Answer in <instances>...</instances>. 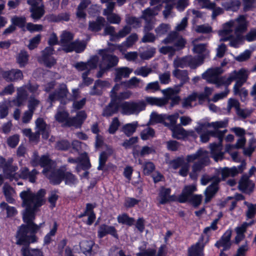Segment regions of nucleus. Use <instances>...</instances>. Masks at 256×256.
Listing matches in <instances>:
<instances>
[{
    "mask_svg": "<svg viewBox=\"0 0 256 256\" xmlns=\"http://www.w3.org/2000/svg\"><path fill=\"white\" fill-rule=\"evenodd\" d=\"M44 194V190L42 189L39 190L36 194L30 190L20 193L22 206L25 208L22 212V218L25 224L18 227L15 235L18 244L28 245L38 242V238L36 234L43 227L44 222L37 224L34 220L38 208L44 204L42 198Z\"/></svg>",
    "mask_w": 256,
    "mask_h": 256,
    "instance_id": "f257e3e1",
    "label": "nucleus"
},
{
    "mask_svg": "<svg viewBox=\"0 0 256 256\" xmlns=\"http://www.w3.org/2000/svg\"><path fill=\"white\" fill-rule=\"evenodd\" d=\"M196 190V188L195 186H186L178 196V202L184 204L188 202L194 208H198L202 202V196L201 195L193 194V192Z\"/></svg>",
    "mask_w": 256,
    "mask_h": 256,
    "instance_id": "f03ea898",
    "label": "nucleus"
},
{
    "mask_svg": "<svg viewBox=\"0 0 256 256\" xmlns=\"http://www.w3.org/2000/svg\"><path fill=\"white\" fill-rule=\"evenodd\" d=\"M13 162L12 158H9L6 160L4 158L0 156V168H2L6 177L10 180H18V173L16 171L18 170V166L13 165Z\"/></svg>",
    "mask_w": 256,
    "mask_h": 256,
    "instance_id": "7ed1b4c3",
    "label": "nucleus"
},
{
    "mask_svg": "<svg viewBox=\"0 0 256 256\" xmlns=\"http://www.w3.org/2000/svg\"><path fill=\"white\" fill-rule=\"evenodd\" d=\"M122 113L126 115H130L138 113L146 108V104L144 101L138 102H124L120 103Z\"/></svg>",
    "mask_w": 256,
    "mask_h": 256,
    "instance_id": "20e7f679",
    "label": "nucleus"
},
{
    "mask_svg": "<svg viewBox=\"0 0 256 256\" xmlns=\"http://www.w3.org/2000/svg\"><path fill=\"white\" fill-rule=\"evenodd\" d=\"M0 76L8 82H16L23 78V74L19 69L12 68L10 70H0Z\"/></svg>",
    "mask_w": 256,
    "mask_h": 256,
    "instance_id": "39448f33",
    "label": "nucleus"
},
{
    "mask_svg": "<svg viewBox=\"0 0 256 256\" xmlns=\"http://www.w3.org/2000/svg\"><path fill=\"white\" fill-rule=\"evenodd\" d=\"M54 49L51 46H46L42 51L41 60L48 68H51L56 63V60L52 56L54 54Z\"/></svg>",
    "mask_w": 256,
    "mask_h": 256,
    "instance_id": "423d86ee",
    "label": "nucleus"
},
{
    "mask_svg": "<svg viewBox=\"0 0 256 256\" xmlns=\"http://www.w3.org/2000/svg\"><path fill=\"white\" fill-rule=\"evenodd\" d=\"M110 234L116 240L119 239V236L116 228L113 226H109L106 224H101L98 230V236L102 238L106 235Z\"/></svg>",
    "mask_w": 256,
    "mask_h": 256,
    "instance_id": "0eeeda50",
    "label": "nucleus"
},
{
    "mask_svg": "<svg viewBox=\"0 0 256 256\" xmlns=\"http://www.w3.org/2000/svg\"><path fill=\"white\" fill-rule=\"evenodd\" d=\"M232 234V230L230 229L227 230L220 237V239L216 241L214 246L218 248L222 247L224 250H229L232 246L230 240Z\"/></svg>",
    "mask_w": 256,
    "mask_h": 256,
    "instance_id": "6e6552de",
    "label": "nucleus"
},
{
    "mask_svg": "<svg viewBox=\"0 0 256 256\" xmlns=\"http://www.w3.org/2000/svg\"><path fill=\"white\" fill-rule=\"evenodd\" d=\"M38 174V170L34 168L32 171H30L28 168L24 166L22 167L18 173L17 178L26 180H28L29 182L34 183L36 181V175Z\"/></svg>",
    "mask_w": 256,
    "mask_h": 256,
    "instance_id": "1a4fd4ad",
    "label": "nucleus"
},
{
    "mask_svg": "<svg viewBox=\"0 0 256 256\" xmlns=\"http://www.w3.org/2000/svg\"><path fill=\"white\" fill-rule=\"evenodd\" d=\"M16 244L18 246H22L21 248V253L22 256H44L41 249L37 248H30V246L24 244H18V238H16Z\"/></svg>",
    "mask_w": 256,
    "mask_h": 256,
    "instance_id": "9d476101",
    "label": "nucleus"
},
{
    "mask_svg": "<svg viewBox=\"0 0 256 256\" xmlns=\"http://www.w3.org/2000/svg\"><path fill=\"white\" fill-rule=\"evenodd\" d=\"M254 184L248 176H242L238 183L239 190L249 194L254 191Z\"/></svg>",
    "mask_w": 256,
    "mask_h": 256,
    "instance_id": "9b49d317",
    "label": "nucleus"
},
{
    "mask_svg": "<svg viewBox=\"0 0 256 256\" xmlns=\"http://www.w3.org/2000/svg\"><path fill=\"white\" fill-rule=\"evenodd\" d=\"M120 108V102H116L114 99L110 98L109 104L104 108L102 116L104 117H110L118 113Z\"/></svg>",
    "mask_w": 256,
    "mask_h": 256,
    "instance_id": "f8f14e48",
    "label": "nucleus"
},
{
    "mask_svg": "<svg viewBox=\"0 0 256 256\" xmlns=\"http://www.w3.org/2000/svg\"><path fill=\"white\" fill-rule=\"evenodd\" d=\"M29 5L30 6V18L34 20V22L40 20L45 13L44 4H42L40 5L31 4Z\"/></svg>",
    "mask_w": 256,
    "mask_h": 256,
    "instance_id": "ddd939ff",
    "label": "nucleus"
},
{
    "mask_svg": "<svg viewBox=\"0 0 256 256\" xmlns=\"http://www.w3.org/2000/svg\"><path fill=\"white\" fill-rule=\"evenodd\" d=\"M211 157L215 161L218 162L219 160H222L224 158V152H222V144L221 142L218 143L213 142L210 144Z\"/></svg>",
    "mask_w": 256,
    "mask_h": 256,
    "instance_id": "4468645a",
    "label": "nucleus"
},
{
    "mask_svg": "<svg viewBox=\"0 0 256 256\" xmlns=\"http://www.w3.org/2000/svg\"><path fill=\"white\" fill-rule=\"evenodd\" d=\"M106 20L101 16L96 18V20H90L88 22V30L94 32H100L104 26Z\"/></svg>",
    "mask_w": 256,
    "mask_h": 256,
    "instance_id": "2eb2a0df",
    "label": "nucleus"
},
{
    "mask_svg": "<svg viewBox=\"0 0 256 256\" xmlns=\"http://www.w3.org/2000/svg\"><path fill=\"white\" fill-rule=\"evenodd\" d=\"M64 170L58 168L51 172L48 176L50 183L58 185L64 180Z\"/></svg>",
    "mask_w": 256,
    "mask_h": 256,
    "instance_id": "dca6fc26",
    "label": "nucleus"
},
{
    "mask_svg": "<svg viewBox=\"0 0 256 256\" xmlns=\"http://www.w3.org/2000/svg\"><path fill=\"white\" fill-rule=\"evenodd\" d=\"M203 241V238H201L199 241L194 245L191 246L188 250V256H202L203 250L204 247V244H200Z\"/></svg>",
    "mask_w": 256,
    "mask_h": 256,
    "instance_id": "f3484780",
    "label": "nucleus"
},
{
    "mask_svg": "<svg viewBox=\"0 0 256 256\" xmlns=\"http://www.w3.org/2000/svg\"><path fill=\"white\" fill-rule=\"evenodd\" d=\"M172 74L174 77L180 80V83L178 84L179 86H182L188 82L190 80L188 76V72L186 70H180L176 68L173 70Z\"/></svg>",
    "mask_w": 256,
    "mask_h": 256,
    "instance_id": "a211bd4d",
    "label": "nucleus"
},
{
    "mask_svg": "<svg viewBox=\"0 0 256 256\" xmlns=\"http://www.w3.org/2000/svg\"><path fill=\"white\" fill-rule=\"evenodd\" d=\"M237 26L234 29V33H244L246 32L248 26V22L244 15H240L236 19Z\"/></svg>",
    "mask_w": 256,
    "mask_h": 256,
    "instance_id": "6ab92c4d",
    "label": "nucleus"
},
{
    "mask_svg": "<svg viewBox=\"0 0 256 256\" xmlns=\"http://www.w3.org/2000/svg\"><path fill=\"white\" fill-rule=\"evenodd\" d=\"M28 94L25 89L20 88L18 89L17 96L15 99L13 100L14 104L20 107L24 105L28 98Z\"/></svg>",
    "mask_w": 256,
    "mask_h": 256,
    "instance_id": "aec40b11",
    "label": "nucleus"
},
{
    "mask_svg": "<svg viewBox=\"0 0 256 256\" xmlns=\"http://www.w3.org/2000/svg\"><path fill=\"white\" fill-rule=\"evenodd\" d=\"M95 243L92 240H84L80 242V249L86 256H90L92 253V248Z\"/></svg>",
    "mask_w": 256,
    "mask_h": 256,
    "instance_id": "412c9836",
    "label": "nucleus"
},
{
    "mask_svg": "<svg viewBox=\"0 0 256 256\" xmlns=\"http://www.w3.org/2000/svg\"><path fill=\"white\" fill-rule=\"evenodd\" d=\"M132 70L128 67H121L116 70L114 82H118L121 80L122 77L128 78Z\"/></svg>",
    "mask_w": 256,
    "mask_h": 256,
    "instance_id": "4be33fe9",
    "label": "nucleus"
},
{
    "mask_svg": "<svg viewBox=\"0 0 256 256\" xmlns=\"http://www.w3.org/2000/svg\"><path fill=\"white\" fill-rule=\"evenodd\" d=\"M117 221L118 224L132 226L134 224L135 219L129 216L127 213H122L117 216Z\"/></svg>",
    "mask_w": 256,
    "mask_h": 256,
    "instance_id": "5701e85b",
    "label": "nucleus"
},
{
    "mask_svg": "<svg viewBox=\"0 0 256 256\" xmlns=\"http://www.w3.org/2000/svg\"><path fill=\"white\" fill-rule=\"evenodd\" d=\"M90 4V0H82L80 2L78 6L76 13V16L78 18L84 19L86 18V14L84 12V10L88 8Z\"/></svg>",
    "mask_w": 256,
    "mask_h": 256,
    "instance_id": "b1692460",
    "label": "nucleus"
},
{
    "mask_svg": "<svg viewBox=\"0 0 256 256\" xmlns=\"http://www.w3.org/2000/svg\"><path fill=\"white\" fill-rule=\"evenodd\" d=\"M240 0H226L222 4V6L226 10L236 12L240 8Z\"/></svg>",
    "mask_w": 256,
    "mask_h": 256,
    "instance_id": "393cba45",
    "label": "nucleus"
},
{
    "mask_svg": "<svg viewBox=\"0 0 256 256\" xmlns=\"http://www.w3.org/2000/svg\"><path fill=\"white\" fill-rule=\"evenodd\" d=\"M58 224L56 221L53 223L52 228L50 231L46 234L44 238V245H49L52 241V236H54L58 230Z\"/></svg>",
    "mask_w": 256,
    "mask_h": 256,
    "instance_id": "a878e982",
    "label": "nucleus"
},
{
    "mask_svg": "<svg viewBox=\"0 0 256 256\" xmlns=\"http://www.w3.org/2000/svg\"><path fill=\"white\" fill-rule=\"evenodd\" d=\"M188 136V132L180 125L175 126L172 129V136L174 138L180 140Z\"/></svg>",
    "mask_w": 256,
    "mask_h": 256,
    "instance_id": "bb28decb",
    "label": "nucleus"
},
{
    "mask_svg": "<svg viewBox=\"0 0 256 256\" xmlns=\"http://www.w3.org/2000/svg\"><path fill=\"white\" fill-rule=\"evenodd\" d=\"M29 54L25 50H21L16 57V62L21 68H24L28 64Z\"/></svg>",
    "mask_w": 256,
    "mask_h": 256,
    "instance_id": "cd10ccee",
    "label": "nucleus"
},
{
    "mask_svg": "<svg viewBox=\"0 0 256 256\" xmlns=\"http://www.w3.org/2000/svg\"><path fill=\"white\" fill-rule=\"evenodd\" d=\"M40 166L43 168L42 172L44 174L49 171L52 168V160L46 155H42L40 158Z\"/></svg>",
    "mask_w": 256,
    "mask_h": 256,
    "instance_id": "c85d7f7f",
    "label": "nucleus"
},
{
    "mask_svg": "<svg viewBox=\"0 0 256 256\" xmlns=\"http://www.w3.org/2000/svg\"><path fill=\"white\" fill-rule=\"evenodd\" d=\"M71 146L70 142L66 139H61L56 142L54 148L58 150L67 151Z\"/></svg>",
    "mask_w": 256,
    "mask_h": 256,
    "instance_id": "c756f323",
    "label": "nucleus"
},
{
    "mask_svg": "<svg viewBox=\"0 0 256 256\" xmlns=\"http://www.w3.org/2000/svg\"><path fill=\"white\" fill-rule=\"evenodd\" d=\"M138 122L126 124L122 127V132L128 137L130 136L136 131Z\"/></svg>",
    "mask_w": 256,
    "mask_h": 256,
    "instance_id": "7c9ffc66",
    "label": "nucleus"
},
{
    "mask_svg": "<svg viewBox=\"0 0 256 256\" xmlns=\"http://www.w3.org/2000/svg\"><path fill=\"white\" fill-rule=\"evenodd\" d=\"M171 193V189L170 188H166L162 186L160 188L158 196L160 198V204H165L168 203V198Z\"/></svg>",
    "mask_w": 256,
    "mask_h": 256,
    "instance_id": "2f4dec72",
    "label": "nucleus"
},
{
    "mask_svg": "<svg viewBox=\"0 0 256 256\" xmlns=\"http://www.w3.org/2000/svg\"><path fill=\"white\" fill-rule=\"evenodd\" d=\"M146 102L150 106H162L166 105L165 100L162 99V98L147 96L146 98Z\"/></svg>",
    "mask_w": 256,
    "mask_h": 256,
    "instance_id": "473e14b6",
    "label": "nucleus"
},
{
    "mask_svg": "<svg viewBox=\"0 0 256 256\" xmlns=\"http://www.w3.org/2000/svg\"><path fill=\"white\" fill-rule=\"evenodd\" d=\"M234 80H246L248 74L246 70L244 68H241L239 70H234L231 74Z\"/></svg>",
    "mask_w": 256,
    "mask_h": 256,
    "instance_id": "72a5a7b5",
    "label": "nucleus"
},
{
    "mask_svg": "<svg viewBox=\"0 0 256 256\" xmlns=\"http://www.w3.org/2000/svg\"><path fill=\"white\" fill-rule=\"evenodd\" d=\"M12 188L8 184H4L3 186V192L6 200L10 204H14L15 200L13 198L12 194Z\"/></svg>",
    "mask_w": 256,
    "mask_h": 256,
    "instance_id": "f704fd0d",
    "label": "nucleus"
},
{
    "mask_svg": "<svg viewBox=\"0 0 256 256\" xmlns=\"http://www.w3.org/2000/svg\"><path fill=\"white\" fill-rule=\"evenodd\" d=\"M64 180L65 184L67 185H71L76 183L77 178L75 175L70 172H67L64 170Z\"/></svg>",
    "mask_w": 256,
    "mask_h": 256,
    "instance_id": "c9c22d12",
    "label": "nucleus"
},
{
    "mask_svg": "<svg viewBox=\"0 0 256 256\" xmlns=\"http://www.w3.org/2000/svg\"><path fill=\"white\" fill-rule=\"evenodd\" d=\"M11 22L15 27L18 26L20 28H23L26 24V18L24 16H15L12 18Z\"/></svg>",
    "mask_w": 256,
    "mask_h": 256,
    "instance_id": "e433bc0d",
    "label": "nucleus"
},
{
    "mask_svg": "<svg viewBox=\"0 0 256 256\" xmlns=\"http://www.w3.org/2000/svg\"><path fill=\"white\" fill-rule=\"evenodd\" d=\"M222 72V70L220 68L210 70L202 74V78L204 80H208L209 78L218 76Z\"/></svg>",
    "mask_w": 256,
    "mask_h": 256,
    "instance_id": "4c0bfd02",
    "label": "nucleus"
},
{
    "mask_svg": "<svg viewBox=\"0 0 256 256\" xmlns=\"http://www.w3.org/2000/svg\"><path fill=\"white\" fill-rule=\"evenodd\" d=\"M108 56L104 62H107V64L106 67L109 70L113 67H114L118 65L119 60L117 56L113 54H110V56Z\"/></svg>",
    "mask_w": 256,
    "mask_h": 256,
    "instance_id": "58836bf2",
    "label": "nucleus"
},
{
    "mask_svg": "<svg viewBox=\"0 0 256 256\" xmlns=\"http://www.w3.org/2000/svg\"><path fill=\"white\" fill-rule=\"evenodd\" d=\"M69 114L66 110L59 111L55 115L56 120L59 123L66 122L69 119Z\"/></svg>",
    "mask_w": 256,
    "mask_h": 256,
    "instance_id": "ea45409f",
    "label": "nucleus"
},
{
    "mask_svg": "<svg viewBox=\"0 0 256 256\" xmlns=\"http://www.w3.org/2000/svg\"><path fill=\"white\" fill-rule=\"evenodd\" d=\"M170 29V26L168 24L162 23L155 29V32L157 36H161L166 34Z\"/></svg>",
    "mask_w": 256,
    "mask_h": 256,
    "instance_id": "a19ab883",
    "label": "nucleus"
},
{
    "mask_svg": "<svg viewBox=\"0 0 256 256\" xmlns=\"http://www.w3.org/2000/svg\"><path fill=\"white\" fill-rule=\"evenodd\" d=\"M140 18H136L134 16H128L126 18V22L127 24L132 26L134 28H138L141 26Z\"/></svg>",
    "mask_w": 256,
    "mask_h": 256,
    "instance_id": "79ce46f5",
    "label": "nucleus"
},
{
    "mask_svg": "<svg viewBox=\"0 0 256 256\" xmlns=\"http://www.w3.org/2000/svg\"><path fill=\"white\" fill-rule=\"evenodd\" d=\"M150 118L152 120L156 123L164 124L165 126H168L169 124L165 122V117L162 114H158L156 112H152L151 114Z\"/></svg>",
    "mask_w": 256,
    "mask_h": 256,
    "instance_id": "37998d69",
    "label": "nucleus"
},
{
    "mask_svg": "<svg viewBox=\"0 0 256 256\" xmlns=\"http://www.w3.org/2000/svg\"><path fill=\"white\" fill-rule=\"evenodd\" d=\"M108 157V156L105 151H103L100 154L98 158V166L97 168L98 170H104Z\"/></svg>",
    "mask_w": 256,
    "mask_h": 256,
    "instance_id": "c03bdc74",
    "label": "nucleus"
},
{
    "mask_svg": "<svg viewBox=\"0 0 256 256\" xmlns=\"http://www.w3.org/2000/svg\"><path fill=\"white\" fill-rule=\"evenodd\" d=\"M20 142V136L18 134H15L10 136L6 140V143L8 146L12 148H15Z\"/></svg>",
    "mask_w": 256,
    "mask_h": 256,
    "instance_id": "a18cd8bd",
    "label": "nucleus"
},
{
    "mask_svg": "<svg viewBox=\"0 0 256 256\" xmlns=\"http://www.w3.org/2000/svg\"><path fill=\"white\" fill-rule=\"evenodd\" d=\"M82 124L80 120L76 116L69 118L66 122L64 123V126L68 127L74 126L76 128H80Z\"/></svg>",
    "mask_w": 256,
    "mask_h": 256,
    "instance_id": "49530a36",
    "label": "nucleus"
},
{
    "mask_svg": "<svg viewBox=\"0 0 256 256\" xmlns=\"http://www.w3.org/2000/svg\"><path fill=\"white\" fill-rule=\"evenodd\" d=\"M142 168L144 174L148 176L155 170V166L152 162H146L143 164Z\"/></svg>",
    "mask_w": 256,
    "mask_h": 256,
    "instance_id": "de8ad7c7",
    "label": "nucleus"
},
{
    "mask_svg": "<svg viewBox=\"0 0 256 256\" xmlns=\"http://www.w3.org/2000/svg\"><path fill=\"white\" fill-rule=\"evenodd\" d=\"M56 92L57 94L58 99L60 100L66 97L68 93V90L66 86V84H63L60 86V87L56 90Z\"/></svg>",
    "mask_w": 256,
    "mask_h": 256,
    "instance_id": "09e8293b",
    "label": "nucleus"
},
{
    "mask_svg": "<svg viewBox=\"0 0 256 256\" xmlns=\"http://www.w3.org/2000/svg\"><path fill=\"white\" fill-rule=\"evenodd\" d=\"M140 201V200L134 198L127 197L125 199L124 206L127 208H132L138 204Z\"/></svg>",
    "mask_w": 256,
    "mask_h": 256,
    "instance_id": "8fccbe9b",
    "label": "nucleus"
},
{
    "mask_svg": "<svg viewBox=\"0 0 256 256\" xmlns=\"http://www.w3.org/2000/svg\"><path fill=\"white\" fill-rule=\"evenodd\" d=\"M131 95V92L129 91H124L116 95H114L112 99H114L116 102H118L120 103L122 100H126L130 98Z\"/></svg>",
    "mask_w": 256,
    "mask_h": 256,
    "instance_id": "3c124183",
    "label": "nucleus"
},
{
    "mask_svg": "<svg viewBox=\"0 0 256 256\" xmlns=\"http://www.w3.org/2000/svg\"><path fill=\"white\" fill-rule=\"evenodd\" d=\"M73 38L74 36L72 33L70 32L65 31L61 36L60 40V44L69 43L73 40Z\"/></svg>",
    "mask_w": 256,
    "mask_h": 256,
    "instance_id": "603ef678",
    "label": "nucleus"
},
{
    "mask_svg": "<svg viewBox=\"0 0 256 256\" xmlns=\"http://www.w3.org/2000/svg\"><path fill=\"white\" fill-rule=\"evenodd\" d=\"M166 148L172 152L177 151L180 147V143L175 140H170L166 142Z\"/></svg>",
    "mask_w": 256,
    "mask_h": 256,
    "instance_id": "864d4df0",
    "label": "nucleus"
},
{
    "mask_svg": "<svg viewBox=\"0 0 256 256\" xmlns=\"http://www.w3.org/2000/svg\"><path fill=\"white\" fill-rule=\"evenodd\" d=\"M162 93L164 94V97L162 98V99L165 100L166 101V105L167 104L168 102V100L176 92L174 89L172 88H168L162 90ZM178 90L176 92H178Z\"/></svg>",
    "mask_w": 256,
    "mask_h": 256,
    "instance_id": "5fc2aeb1",
    "label": "nucleus"
},
{
    "mask_svg": "<svg viewBox=\"0 0 256 256\" xmlns=\"http://www.w3.org/2000/svg\"><path fill=\"white\" fill-rule=\"evenodd\" d=\"M120 122L118 118H113L112 123L108 128V132L110 134H114L118 130Z\"/></svg>",
    "mask_w": 256,
    "mask_h": 256,
    "instance_id": "6e6d98bb",
    "label": "nucleus"
},
{
    "mask_svg": "<svg viewBox=\"0 0 256 256\" xmlns=\"http://www.w3.org/2000/svg\"><path fill=\"white\" fill-rule=\"evenodd\" d=\"M138 36L136 34H132L129 36L123 44L127 47H130L132 46L134 43L137 41Z\"/></svg>",
    "mask_w": 256,
    "mask_h": 256,
    "instance_id": "4d7b16f0",
    "label": "nucleus"
},
{
    "mask_svg": "<svg viewBox=\"0 0 256 256\" xmlns=\"http://www.w3.org/2000/svg\"><path fill=\"white\" fill-rule=\"evenodd\" d=\"M251 52L248 50H245L236 58V60L239 62H243L248 60L251 56Z\"/></svg>",
    "mask_w": 256,
    "mask_h": 256,
    "instance_id": "13d9d810",
    "label": "nucleus"
},
{
    "mask_svg": "<svg viewBox=\"0 0 256 256\" xmlns=\"http://www.w3.org/2000/svg\"><path fill=\"white\" fill-rule=\"evenodd\" d=\"M74 51L76 53H82L86 48V45L83 42H80L78 40H76L74 42Z\"/></svg>",
    "mask_w": 256,
    "mask_h": 256,
    "instance_id": "bf43d9fd",
    "label": "nucleus"
},
{
    "mask_svg": "<svg viewBox=\"0 0 256 256\" xmlns=\"http://www.w3.org/2000/svg\"><path fill=\"white\" fill-rule=\"evenodd\" d=\"M186 40L182 36H179L174 42V47H175L177 51L184 49L186 46Z\"/></svg>",
    "mask_w": 256,
    "mask_h": 256,
    "instance_id": "052dcab7",
    "label": "nucleus"
},
{
    "mask_svg": "<svg viewBox=\"0 0 256 256\" xmlns=\"http://www.w3.org/2000/svg\"><path fill=\"white\" fill-rule=\"evenodd\" d=\"M178 37L179 36L176 32H171L162 40V42L164 43V44H168L174 42Z\"/></svg>",
    "mask_w": 256,
    "mask_h": 256,
    "instance_id": "680f3d73",
    "label": "nucleus"
},
{
    "mask_svg": "<svg viewBox=\"0 0 256 256\" xmlns=\"http://www.w3.org/2000/svg\"><path fill=\"white\" fill-rule=\"evenodd\" d=\"M154 130L152 128H148L147 130H144L141 132L140 137L142 140H147L150 137L154 136Z\"/></svg>",
    "mask_w": 256,
    "mask_h": 256,
    "instance_id": "e2e57ef3",
    "label": "nucleus"
},
{
    "mask_svg": "<svg viewBox=\"0 0 256 256\" xmlns=\"http://www.w3.org/2000/svg\"><path fill=\"white\" fill-rule=\"evenodd\" d=\"M40 40L41 35L40 34L33 37L30 40V44L28 46V48L32 50L36 48L38 46V45L40 44Z\"/></svg>",
    "mask_w": 256,
    "mask_h": 256,
    "instance_id": "0e129e2a",
    "label": "nucleus"
},
{
    "mask_svg": "<svg viewBox=\"0 0 256 256\" xmlns=\"http://www.w3.org/2000/svg\"><path fill=\"white\" fill-rule=\"evenodd\" d=\"M206 80L210 83L216 84L218 87L224 86V76H214Z\"/></svg>",
    "mask_w": 256,
    "mask_h": 256,
    "instance_id": "69168bd1",
    "label": "nucleus"
},
{
    "mask_svg": "<svg viewBox=\"0 0 256 256\" xmlns=\"http://www.w3.org/2000/svg\"><path fill=\"white\" fill-rule=\"evenodd\" d=\"M152 72L150 68L142 66L138 70L134 72V74L138 76H141L144 78L146 77Z\"/></svg>",
    "mask_w": 256,
    "mask_h": 256,
    "instance_id": "338daca9",
    "label": "nucleus"
},
{
    "mask_svg": "<svg viewBox=\"0 0 256 256\" xmlns=\"http://www.w3.org/2000/svg\"><path fill=\"white\" fill-rule=\"evenodd\" d=\"M98 57L96 55L93 56L86 63L87 66H89L90 69L92 70L96 68L98 62Z\"/></svg>",
    "mask_w": 256,
    "mask_h": 256,
    "instance_id": "774afa93",
    "label": "nucleus"
}]
</instances>
